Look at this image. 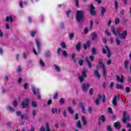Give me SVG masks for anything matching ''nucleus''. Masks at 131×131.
Returning a JSON list of instances; mask_svg holds the SVG:
<instances>
[{
  "label": "nucleus",
  "mask_w": 131,
  "mask_h": 131,
  "mask_svg": "<svg viewBox=\"0 0 131 131\" xmlns=\"http://www.w3.org/2000/svg\"><path fill=\"white\" fill-rule=\"evenodd\" d=\"M40 131H46V129L45 128V127L42 126L40 128Z\"/></svg>",
  "instance_id": "nucleus-64"
},
{
  "label": "nucleus",
  "mask_w": 131,
  "mask_h": 131,
  "mask_svg": "<svg viewBox=\"0 0 131 131\" xmlns=\"http://www.w3.org/2000/svg\"><path fill=\"white\" fill-rule=\"evenodd\" d=\"M82 121L84 125H85L87 123L86 120H85V117L84 116L82 117Z\"/></svg>",
  "instance_id": "nucleus-39"
},
{
  "label": "nucleus",
  "mask_w": 131,
  "mask_h": 131,
  "mask_svg": "<svg viewBox=\"0 0 131 131\" xmlns=\"http://www.w3.org/2000/svg\"><path fill=\"white\" fill-rule=\"evenodd\" d=\"M35 45L37 47V50L38 52H39L40 51V49L41 48V42L40 41V40L38 39H35Z\"/></svg>",
  "instance_id": "nucleus-4"
},
{
  "label": "nucleus",
  "mask_w": 131,
  "mask_h": 131,
  "mask_svg": "<svg viewBox=\"0 0 131 131\" xmlns=\"http://www.w3.org/2000/svg\"><path fill=\"white\" fill-rule=\"evenodd\" d=\"M54 67L57 72H60L61 71V69H60V67L59 66L54 64Z\"/></svg>",
  "instance_id": "nucleus-37"
},
{
  "label": "nucleus",
  "mask_w": 131,
  "mask_h": 131,
  "mask_svg": "<svg viewBox=\"0 0 131 131\" xmlns=\"http://www.w3.org/2000/svg\"><path fill=\"white\" fill-rule=\"evenodd\" d=\"M21 71H22V69H21V67L18 66V68L16 71V72H17V73H20L21 72Z\"/></svg>",
  "instance_id": "nucleus-53"
},
{
  "label": "nucleus",
  "mask_w": 131,
  "mask_h": 131,
  "mask_svg": "<svg viewBox=\"0 0 131 131\" xmlns=\"http://www.w3.org/2000/svg\"><path fill=\"white\" fill-rule=\"evenodd\" d=\"M76 126L78 128H81V123H80V121H78Z\"/></svg>",
  "instance_id": "nucleus-44"
},
{
  "label": "nucleus",
  "mask_w": 131,
  "mask_h": 131,
  "mask_svg": "<svg viewBox=\"0 0 131 131\" xmlns=\"http://www.w3.org/2000/svg\"><path fill=\"white\" fill-rule=\"evenodd\" d=\"M32 105L33 107H36L37 106L36 102H35V101L32 102Z\"/></svg>",
  "instance_id": "nucleus-60"
},
{
  "label": "nucleus",
  "mask_w": 131,
  "mask_h": 131,
  "mask_svg": "<svg viewBox=\"0 0 131 131\" xmlns=\"http://www.w3.org/2000/svg\"><path fill=\"white\" fill-rule=\"evenodd\" d=\"M124 67L125 69H127V66H128V61L127 60L125 61V62H124Z\"/></svg>",
  "instance_id": "nucleus-43"
},
{
  "label": "nucleus",
  "mask_w": 131,
  "mask_h": 131,
  "mask_svg": "<svg viewBox=\"0 0 131 131\" xmlns=\"http://www.w3.org/2000/svg\"><path fill=\"white\" fill-rule=\"evenodd\" d=\"M90 12L92 16H95V15H96V11H95V6H94L93 3L91 4Z\"/></svg>",
  "instance_id": "nucleus-9"
},
{
  "label": "nucleus",
  "mask_w": 131,
  "mask_h": 131,
  "mask_svg": "<svg viewBox=\"0 0 131 131\" xmlns=\"http://www.w3.org/2000/svg\"><path fill=\"white\" fill-rule=\"evenodd\" d=\"M81 48V43H80V42H78V43L76 46V49L77 51H80Z\"/></svg>",
  "instance_id": "nucleus-25"
},
{
  "label": "nucleus",
  "mask_w": 131,
  "mask_h": 131,
  "mask_svg": "<svg viewBox=\"0 0 131 131\" xmlns=\"http://www.w3.org/2000/svg\"><path fill=\"white\" fill-rule=\"evenodd\" d=\"M50 56H51V53L50 52L48 51L45 53V57H50Z\"/></svg>",
  "instance_id": "nucleus-54"
},
{
  "label": "nucleus",
  "mask_w": 131,
  "mask_h": 131,
  "mask_svg": "<svg viewBox=\"0 0 131 131\" xmlns=\"http://www.w3.org/2000/svg\"><path fill=\"white\" fill-rule=\"evenodd\" d=\"M116 43H117V45L118 46H119V45H120V40H119V39H118V38H116Z\"/></svg>",
  "instance_id": "nucleus-51"
},
{
  "label": "nucleus",
  "mask_w": 131,
  "mask_h": 131,
  "mask_svg": "<svg viewBox=\"0 0 131 131\" xmlns=\"http://www.w3.org/2000/svg\"><path fill=\"white\" fill-rule=\"evenodd\" d=\"M98 38V35L96 32H94L92 34V39L93 40H95V39H97Z\"/></svg>",
  "instance_id": "nucleus-22"
},
{
  "label": "nucleus",
  "mask_w": 131,
  "mask_h": 131,
  "mask_svg": "<svg viewBox=\"0 0 131 131\" xmlns=\"http://www.w3.org/2000/svg\"><path fill=\"white\" fill-rule=\"evenodd\" d=\"M106 127V129L107 131H112V128L111 127V126L108 125Z\"/></svg>",
  "instance_id": "nucleus-58"
},
{
  "label": "nucleus",
  "mask_w": 131,
  "mask_h": 131,
  "mask_svg": "<svg viewBox=\"0 0 131 131\" xmlns=\"http://www.w3.org/2000/svg\"><path fill=\"white\" fill-rule=\"evenodd\" d=\"M46 131H51V129H50V126L49 125V123L46 122Z\"/></svg>",
  "instance_id": "nucleus-46"
},
{
  "label": "nucleus",
  "mask_w": 131,
  "mask_h": 131,
  "mask_svg": "<svg viewBox=\"0 0 131 131\" xmlns=\"http://www.w3.org/2000/svg\"><path fill=\"white\" fill-rule=\"evenodd\" d=\"M63 55L64 57H67L68 54H67V52L66 51V50L63 51Z\"/></svg>",
  "instance_id": "nucleus-61"
},
{
  "label": "nucleus",
  "mask_w": 131,
  "mask_h": 131,
  "mask_svg": "<svg viewBox=\"0 0 131 131\" xmlns=\"http://www.w3.org/2000/svg\"><path fill=\"white\" fill-rule=\"evenodd\" d=\"M74 37V33L72 32L69 34V38L70 40H72L73 39V37Z\"/></svg>",
  "instance_id": "nucleus-30"
},
{
  "label": "nucleus",
  "mask_w": 131,
  "mask_h": 131,
  "mask_svg": "<svg viewBox=\"0 0 131 131\" xmlns=\"http://www.w3.org/2000/svg\"><path fill=\"white\" fill-rule=\"evenodd\" d=\"M31 89L34 95H37V94H39V90L36 89L33 86L32 87Z\"/></svg>",
  "instance_id": "nucleus-15"
},
{
  "label": "nucleus",
  "mask_w": 131,
  "mask_h": 131,
  "mask_svg": "<svg viewBox=\"0 0 131 131\" xmlns=\"http://www.w3.org/2000/svg\"><path fill=\"white\" fill-rule=\"evenodd\" d=\"M126 127H127V128H129L128 131H131V125H130V123H127L126 124Z\"/></svg>",
  "instance_id": "nucleus-45"
},
{
  "label": "nucleus",
  "mask_w": 131,
  "mask_h": 131,
  "mask_svg": "<svg viewBox=\"0 0 131 131\" xmlns=\"http://www.w3.org/2000/svg\"><path fill=\"white\" fill-rule=\"evenodd\" d=\"M63 117H67V112L66 111V110L63 111Z\"/></svg>",
  "instance_id": "nucleus-55"
},
{
  "label": "nucleus",
  "mask_w": 131,
  "mask_h": 131,
  "mask_svg": "<svg viewBox=\"0 0 131 131\" xmlns=\"http://www.w3.org/2000/svg\"><path fill=\"white\" fill-rule=\"evenodd\" d=\"M92 55H96L97 54V50H96V48H92Z\"/></svg>",
  "instance_id": "nucleus-38"
},
{
  "label": "nucleus",
  "mask_w": 131,
  "mask_h": 131,
  "mask_svg": "<svg viewBox=\"0 0 131 131\" xmlns=\"http://www.w3.org/2000/svg\"><path fill=\"white\" fill-rule=\"evenodd\" d=\"M114 4L115 10H118V2H117V1L116 0L114 1Z\"/></svg>",
  "instance_id": "nucleus-34"
},
{
  "label": "nucleus",
  "mask_w": 131,
  "mask_h": 131,
  "mask_svg": "<svg viewBox=\"0 0 131 131\" xmlns=\"http://www.w3.org/2000/svg\"><path fill=\"white\" fill-rule=\"evenodd\" d=\"M17 105H18V102H17V101L14 100L13 103V106H14V107H17Z\"/></svg>",
  "instance_id": "nucleus-62"
},
{
  "label": "nucleus",
  "mask_w": 131,
  "mask_h": 131,
  "mask_svg": "<svg viewBox=\"0 0 131 131\" xmlns=\"http://www.w3.org/2000/svg\"><path fill=\"white\" fill-rule=\"evenodd\" d=\"M75 4L76 7H77V8H79V2H78V0H75Z\"/></svg>",
  "instance_id": "nucleus-52"
},
{
  "label": "nucleus",
  "mask_w": 131,
  "mask_h": 131,
  "mask_svg": "<svg viewBox=\"0 0 131 131\" xmlns=\"http://www.w3.org/2000/svg\"><path fill=\"white\" fill-rule=\"evenodd\" d=\"M58 98V93H56L54 94L53 99H57Z\"/></svg>",
  "instance_id": "nucleus-63"
},
{
  "label": "nucleus",
  "mask_w": 131,
  "mask_h": 131,
  "mask_svg": "<svg viewBox=\"0 0 131 131\" xmlns=\"http://www.w3.org/2000/svg\"><path fill=\"white\" fill-rule=\"evenodd\" d=\"M68 111L71 114H74V111H73V109L71 106H69L68 108Z\"/></svg>",
  "instance_id": "nucleus-27"
},
{
  "label": "nucleus",
  "mask_w": 131,
  "mask_h": 131,
  "mask_svg": "<svg viewBox=\"0 0 131 131\" xmlns=\"http://www.w3.org/2000/svg\"><path fill=\"white\" fill-rule=\"evenodd\" d=\"M82 73V76L84 78L86 77V69L85 68H83V71L81 72Z\"/></svg>",
  "instance_id": "nucleus-24"
},
{
  "label": "nucleus",
  "mask_w": 131,
  "mask_h": 131,
  "mask_svg": "<svg viewBox=\"0 0 131 131\" xmlns=\"http://www.w3.org/2000/svg\"><path fill=\"white\" fill-rule=\"evenodd\" d=\"M124 79V77L123 76V75H121V78L119 76L117 75V81L118 82H123Z\"/></svg>",
  "instance_id": "nucleus-12"
},
{
  "label": "nucleus",
  "mask_w": 131,
  "mask_h": 131,
  "mask_svg": "<svg viewBox=\"0 0 131 131\" xmlns=\"http://www.w3.org/2000/svg\"><path fill=\"white\" fill-rule=\"evenodd\" d=\"M39 62L40 66H41V67H45L46 66V64H45V62H43V61H42V60L40 59L39 60Z\"/></svg>",
  "instance_id": "nucleus-35"
},
{
  "label": "nucleus",
  "mask_w": 131,
  "mask_h": 131,
  "mask_svg": "<svg viewBox=\"0 0 131 131\" xmlns=\"http://www.w3.org/2000/svg\"><path fill=\"white\" fill-rule=\"evenodd\" d=\"M35 34H36V31H33L30 33V35L32 37H33Z\"/></svg>",
  "instance_id": "nucleus-50"
},
{
  "label": "nucleus",
  "mask_w": 131,
  "mask_h": 131,
  "mask_svg": "<svg viewBox=\"0 0 131 131\" xmlns=\"http://www.w3.org/2000/svg\"><path fill=\"white\" fill-rule=\"evenodd\" d=\"M102 102L103 103H105V102H106V96L105 95H103Z\"/></svg>",
  "instance_id": "nucleus-59"
},
{
  "label": "nucleus",
  "mask_w": 131,
  "mask_h": 131,
  "mask_svg": "<svg viewBox=\"0 0 131 131\" xmlns=\"http://www.w3.org/2000/svg\"><path fill=\"white\" fill-rule=\"evenodd\" d=\"M16 115L17 116H19L20 119H27L28 118V117L26 115H22L21 112L17 111L16 112Z\"/></svg>",
  "instance_id": "nucleus-8"
},
{
  "label": "nucleus",
  "mask_w": 131,
  "mask_h": 131,
  "mask_svg": "<svg viewBox=\"0 0 131 131\" xmlns=\"http://www.w3.org/2000/svg\"><path fill=\"white\" fill-rule=\"evenodd\" d=\"M125 90L126 93H128L130 92V88H129V87H128V86L125 87Z\"/></svg>",
  "instance_id": "nucleus-48"
},
{
  "label": "nucleus",
  "mask_w": 131,
  "mask_h": 131,
  "mask_svg": "<svg viewBox=\"0 0 131 131\" xmlns=\"http://www.w3.org/2000/svg\"><path fill=\"white\" fill-rule=\"evenodd\" d=\"M99 120H101L102 122H105L106 121V118H105L104 115H101L100 118H98Z\"/></svg>",
  "instance_id": "nucleus-29"
},
{
  "label": "nucleus",
  "mask_w": 131,
  "mask_h": 131,
  "mask_svg": "<svg viewBox=\"0 0 131 131\" xmlns=\"http://www.w3.org/2000/svg\"><path fill=\"white\" fill-rule=\"evenodd\" d=\"M61 48H62V49H66V44H65V43L64 42H61Z\"/></svg>",
  "instance_id": "nucleus-57"
},
{
  "label": "nucleus",
  "mask_w": 131,
  "mask_h": 131,
  "mask_svg": "<svg viewBox=\"0 0 131 131\" xmlns=\"http://www.w3.org/2000/svg\"><path fill=\"white\" fill-rule=\"evenodd\" d=\"M7 110H9L10 112H14L15 110H14V108L11 107L10 105L7 106Z\"/></svg>",
  "instance_id": "nucleus-32"
},
{
  "label": "nucleus",
  "mask_w": 131,
  "mask_h": 131,
  "mask_svg": "<svg viewBox=\"0 0 131 131\" xmlns=\"http://www.w3.org/2000/svg\"><path fill=\"white\" fill-rule=\"evenodd\" d=\"M81 89L82 92H84V93H86L88 92V90L90 89V83H88L86 84L83 83L81 85Z\"/></svg>",
  "instance_id": "nucleus-3"
},
{
  "label": "nucleus",
  "mask_w": 131,
  "mask_h": 131,
  "mask_svg": "<svg viewBox=\"0 0 131 131\" xmlns=\"http://www.w3.org/2000/svg\"><path fill=\"white\" fill-rule=\"evenodd\" d=\"M90 46H91L90 41H87L86 43L83 45L84 50H85V51H86V50L88 49V47H90Z\"/></svg>",
  "instance_id": "nucleus-20"
},
{
  "label": "nucleus",
  "mask_w": 131,
  "mask_h": 131,
  "mask_svg": "<svg viewBox=\"0 0 131 131\" xmlns=\"http://www.w3.org/2000/svg\"><path fill=\"white\" fill-rule=\"evenodd\" d=\"M76 55L75 53H72V60H73L74 63H76Z\"/></svg>",
  "instance_id": "nucleus-23"
},
{
  "label": "nucleus",
  "mask_w": 131,
  "mask_h": 131,
  "mask_svg": "<svg viewBox=\"0 0 131 131\" xmlns=\"http://www.w3.org/2000/svg\"><path fill=\"white\" fill-rule=\"evenodd\" d=\"M98 65H99V67L100 68H103V67H105L104 63H103V59H99Z\"/></svg>",
  "instance_id": "nucleus-18"
},
{
  "label": "nucleus",
  "mask_w": 131,
  "mask_h": 131,
  "mask_svg": "<svg viewBox=\"0 0 131 131\" xmlns=\"http://www.w3.org/2000/svg\"><path fill=\"white\" fill-rule=\"evenodd\" d=\"M119 22H120V19L118 17H117L115 20V25L119 24Z\"/></svg>",
  "instance_id": "nucleus-36"
},
{
  "label": "nucleus",
  "mask_w": 131,
  "mask_h": 131,
  "mask_svg": "<svg viewBox=\"0 0 131 131\" xmlns=\"http://www.w3.org/2000/svg\"><path fill=\"white\" fill-rule=\"evenodd\" d=\"M93 28H94V21H93V20H91L90 21V30H92V29H93Z\"/></svg>",
  "instance_id": "nucleus-33"
},
{
  "label": "nucleus",
  "mask_w": 131,
  "mask_h": 131,
  "mask_svg": "<svg viewBox=\"0 0 131 131\" xmlns=\"http://www.w3.org/2000/svg\"><path fill=\"white\" fill-rule=\"evenodd\" d=\"M116 88L117 90H120L121 91H123V90H124V87L120 84H117Z\"/></svg>",
  "instance_id": "nucleus-21"
},
{
  "label": "nucleus",
  "mask_w": 131,
  "mask_h": 131,
  "mask_svg": "<svg viewBox=\"0 0 131 131\" xmlns=\"http://www.w3.org/2000/svg\"><path fill=\"white\" fill-rule=\"evenodd\" d=\"M32 114H33V117H35V115H36V110H33L32 111Z\"/></svg>",
  "instance_id": "nucleus-56"
},
{
  "label": "nucleus",
  "mask_w": 131,
  "mask_h": 131,
  "mask_svg": "<svg viewBox=\"0 0 131 131\" xmlns=\"http://www.w3.org/2000/svg\"><path fill=\"white\" fill-rule=\"evenodd\" d=\"M123 117L122 121L124 123L126 122V120H129L130 119L129 116H126V112L125 111L123 112Z\"/></svg>",
  "instance_id": "nucleus-5"
},
{
  "label": "nucleus",
  "mask_w": 131,
  "mask_h": 131,
  "mask_svg": "<svg viewBox=\"0 0 131 131\" xmlns=\"http://www.w3.org/2000/svg\"><path fill=\"white\" fill-rule=\"evenodd\" d=\"M6 22L10 21V23H12L13 22V18H12V16H7L6 18Z\"/></svg>",
  "instance_id": "nucleus-28"
},
{
  "label": "nucleus",
  "mask_w": 131,
  "mask_h": 131,
  "mask_svg": "<svg viewBox=\"0 0 131 131\" xmlns=\"http://www.w3.org/2000/svg\"><path fill=\"white\" fill-rule=\"evenodd\" d=\"M126 35H127V31H124L122 32V33L119 34V37L120 38H122L123 39H124L125 37H126Z\"/></svg>",
  "instance_id": "nucleus-10"
},
{
  "label": "nucleus",
  "mask_w": 131,
  "mask_h": 131,
  "mask_svg": "<svg viewBox=\"0 0 131 131\" xmlns=\"http://www.w3.org/2000/svg\"><path fill=\"white\" fill-rule=\"evenodd\" d=\"M102 69V75L104 77H106V75H107V73L106 72V68L104 67L103 68H101Z\"/></svg>",
  "instance_id": "nucleus-26"
},
{
  "label": "nucleus",
  "mask_w": 131,
  "mask_h": 131,
  "mask_svg": "<svg viewBox=\"0 0 131 131\" xmlns=\"http://www.w3.org/2000/svg\"><path fill=\"white\" fill-rule=\"evenodd\" d=\"M78 64L80 65V66L83 65V60L82 59H80L78 62Z\"/></svg>",
  "instance_id": "nucleus-49"
},
{
  "label": "nucleus",
  "mask_w": 131,
  "mask_h": 131,
  "mask_svg": "<svg viewBox=\"0 0 131 131\" xmlns=\"http://www.w3.org/2000/svg\"><path fill=\"white\" fill-rule=\"evenodd\" d=\"M85 61L88 65V67H89V68H92V63H91V61H90V59H89V57H88V56L85 57Z\"/></svg>",
  "instance_id": "nucleus-19"
},
{
  "label": "nucleus",
  "mask_w": 131,
  "mask_h": 131,
  "mask_svg": "<svg viewBox=\"0 0 131 131\" xmlns=\"http://www.w3.org/2000/svg\"><path fill=\"white\" fill-rule=\"evenodd\" d=\"M79 80L80 82H83L84 80V77H82V76H79Z\"/></svg>",
  "instance_id": "nucleus-40"
},
{
  "label": "nucleus",
  "mask_w": 131,
  "mask_h": 131,
  "mask_svg": "<svg viewBox=\"0 0 131 131\" xmlns=\"http://www.w3.org/2000/svg\"><path fill=\"white\" fill-rule=\"evenodd\" d=\"M111 31L114 34V35H117V34L119 35L120 34V30L119 29H117V32L115 31V28L114 27L112 26L111 28Z\"/></svg>",
  "instance_id": "nucleus-6"
},
{
  "label": "nucleus",
  "mask_w": 131,
  "mask_h": 131,
  "mask_svg": "<svg viewBox=\"0 0 131 131\" xmlns=\"http://www.w3.org/2000/svg\"><path fill=\"white\" fill-rule=\"evenodd\" d=\"M94 75L98 79H100V78H101V75H100V73H99V71H98V70H94Z\"/></svg>",
  "instance_id": "nucleus-13"
},
{
  "label": "nucleus",
  "mask_w": 131,
  "mask_h": 131,
  "mask_svg": "<svg viewBox=\"0 0 131 131\" xmlns=\"http://www.w3.org/2000/svg\"><path fill=\"white\" fill-rule=\"evenodd\" d=\"M105 48L107 52V58H110V57H111V51L110 50V48L108 46H105Z\"/></svg>",
  "instance_id": "nucleus-14"
},
{
  "label": "nucleus",
  "mask_w": 131,
  "mask_h": 131,
  "mask_svg": "<svg viewBox=\"0 0 131 131\" xmlns=\"http://www.w3.org/2000/svg\"><path fill=\"white\" fill-rule=\"evenodd\" d=\"M114 126L117 129H119V128H121V125H120V123L119 122H116L114 123Z\"/></svg>",
  "instance_id": "nucleus-16"
},
{
  "label": "nucleus",
  "mask_w": 131,
  "mask_h": 131,
  "mask_svg": "<svg viewBox=\"0 0 131 131\" xmlns=\"http://www.w3.org/2000/svg\"><path fill=\"white\" fill-rule=\"evenodd\" d=\"M51 111H52V114H55V113H58V114H60L61 112V110H58V109L57 108H54V107L52 108Z\"/></svg>",
  "instance_id": "nucleus-17"
},
{
  "label": "nucleus",
  "mask_w": 131,
  "mask_h": 131,
  "mask_svg": "<svg viewBox=\"0 0 131 131\" xmlns=\"http://www.w3.org/2000/svg\"><path fill=\"white\" fill-rule=\"evenodd\" d=\"M65 103V100L64 98H61L60 100H59V103L61 104V105H63V104H64Z\"/></svg>",
  "instance_id": "nucleus-41"
},
{
  "label": "nucleus",
  "mask_w": 131,
  "mask_h": 131,
  "mask_svg": "<svg viewBox=\"0 0 131 131\" xmlns=\"http://www.w3.org/2000/svg\"><path fill=\"white\" fill-rule=\"evenodd\" d=\"M89 94L91 95V96H93L94 95V89L91 88L89 90Z\"/></svg>",
  "instance_id": "nucleus-42"
},
{
  "label": "nucleus",
  "mask_w": 131,
  "mask_h": 131,
  "mask_svg": "<svg viewBox=\"0 0 131 131\" xmlns=\"http://www.w3.org/2000/svg\"><path fill=\"white\" fill-rule=\"evenodd\" d=\"M29 101H30V99L27 98L24 101H22L21 106L23 109H25V108L29 106Z\"/></svg>",
  "instance_id": "nucleus-2"
},
{
  "label": "nucleus",
  "mask_w": 131,
  "mask_h": 131,
  "mask_svg": "<svg viewBox=\"0 0 131 131\" xmlns=\"http://www.w3.org/2000/svg\"><path fill=\"white\" fill-rule=\"evenodd\" d=\"M101 13L102 16H104V15L105 14V13H106V9H105V7H101Z\"/></svg>",
  "instance_id": "nucleus-31"
},
{
  "label": "nucleus",
  "mask_w": 131,
  "mask_h": 131,
  "mask_svg": "<svg viewBox=\"0 0 131 131\" xmlns=\"http://www.w3.org/2000/svg\"><path fill=\"white\" fill-rule=\"evenodd\" d=\"M76 17L77 22H82L84 20V12L82 10L77 11Z\"/></svg>",
  "instance_id": "nucleus-1"
},
{
  "label": "nucleus",
  "mask_w": 131,
  "mask_h": 131,
  "mask_svg": "<svg viewBox=\"0 0 131 131\" xmlns=\"http://www.w3.org/2000/svg\"><path fill=\"white\" fill-rule=\"evenodd\" d=\"M67 17H68V18H70V13H71V11L70 10H67Z\"/></svg>",
  "instance_id": "nucleus-47"
},
{
  "label": "nucleus",
  "mask_w": 131,
  "mask_h": 131,
  "mask_svg": "<svg viewBox=\"0 0 131 131\" xmlns=\"http://www.w3.org/2000/svg\"><path fill=\"white\" fill-rule=\"evenodd\" d=\"M79 105L80 108H81L82 113H83V114H84V113H85V107H84V106L83 105V103H82V102L80 101L79 102Z\"/></svg>",
  "instance_id": "nucleus-11"
},
{
  "label": "nucleus",
  "mask_w": 131,
  "mask_h": 131,
  "mask_svg": "<svg viewBox=\"0 0 131 131\" xmlns=\"http://www.w3.org/2000/svg\"><path fill=\"white\" fill-rule=\"evenodd\" d=\"M120 95H115L113 99V100L112 101V103L113 105V106H115V107H116L117 106V98H120Z\"/></svg>",
  "instance_id": "nucleus-7"
}]
</instances>
